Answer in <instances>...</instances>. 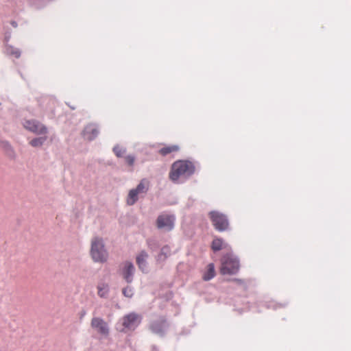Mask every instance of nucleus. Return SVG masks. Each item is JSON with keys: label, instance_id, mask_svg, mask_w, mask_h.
<instances>
[{"label": "nucleus", "instance_id": "nucleus-17", "mask_svg": "<svg viewBox=\"0 0 351 351\" xmlns=\"http://www.w3.org/2000/svg\"><path fill=\"white\" fill-rule=\"evenodd\" d=\"M165 327V320H162L160 322H154L152 326V330L156 333H162Z\"/></svg>", "mask_w": 351, "mask_h": 351}, {"label": "nucleus", "instance_id": "nucleus-22", "mask_svg": "<svg viewBox=\"0 0 351 351\" xmlns=\"http://www.w3.org/2000/svg\"><path fill=\"white\" fill-rule=\"evenodd\" d=\"M113 152L117 157H121L124 151L121 147L116 146L113 148Z\"/></svg>", "mask_w": 351, "mask_h": 351}, {"label": "nucleus", "instance_id": "nucleus-7", "mask_svg": "<svg viewBox=\"0 0 351 351\" xmlns=\"http://www.w3.org/2000/svg\"><path fill=\"white\" fill-rule=\"evenodd\" d=\"M141 322V316L135 313H129L122 318L123 326L129 330L135 329L140 324Z\"/></svg>", "mask_w": 351, "mask_h": 351}, {"label": "nucleus", "instance_id": "nucleus-10", "mask_svg": "<svg viewBox=\"0 0 351 351\" xmlns=\"http://www.w3.org/2000/svg\"><path fill=\"white\" fill-rule=\"evenodd\" d=\"M98 133L97 127L94 124L87 125L83 131L84 137L88 141L94 139L97 136Z\"/></svg>", "mask_w": 351, "mask_h": 351}, {"label": "nucleus", "instance_id": "nucleus-4", "mask_svg": "<svg viewBox=\"0 0 351 351\" xmlns=\"http://www.w3.org/2000/svg\"><path fill=\"white\" fill-rule=\"evenodd\" d=\"M208 217L213 226L219 232L226 231L229 228V221L226 215L219 211H210Z\"/></svg>", "mask_w": 351, "mask_h": 351}, {"label": "nucleus", "instance_id": "nucleus-21", "mask_svg": "<svg viewBox=\"0 0 351 351\" xmlns=\"http://www.w3.org/2000/svg\"><path fill=\"white\" fill-rule=\"evenodd\" d=\"M123 294L128 298H131L133 295L132 289L130 287H127L123 289Z\"/></svg>", "mask_w": 351, "mask_h": 351}, {"label": "nucleus", "instance_id": "nucleus-24", "mask_svg": "<svg viewBox=\"0 0 351 351\" xmlns=\"http://www.w3.org/2000/svg\"><path fill=\"white\" fill-rule=\"evenodd\" d=\"M12 54L16 57V58H19L20 56H21V53L18 51V50H16L12 52Z\"/></svg>", "mask_w": 351, "mask_h": 351}, {"label": "nucleus", "instance_id": "nucleus-8", "mask_svg": "<svg viewBox=\"0 0 351 351\" xmlns=\"http://www.w3.org/2000/svg\"><path fill=\"white\" fill-rule=\"evenodd\" d=\"M135 268L130 262H124L120 266L119 272L122 277L128 283L132 282Z\"/></svg>", "mask_w": 351, "mask_h": 351}, {"label": "nucleus", "instance_id": "nucleus-16", "mask_svg": "<svg viewBox=\"0 0 351 351\" xmlns=\"http://www.w3.org/2000/svg\"><path fill=\"white\" fill-rule=\"evenodd\" d=\"M139 195L134 189H131L126 199L127 204L129 206L134 205L138 201Z\"/></svg>", "mask_w": 351, "mask_h": 351}, {"label": "nucleus", "instance_id": "nucleus-23", "mask_svg": "<svg viewBox=\"0 0 351 351\" xmlns=\"http://www.w3.org/2000/svg\"><path fill=\"white\" fill-rule=\"evenodd\" d=\"M125 160L128 165L132 166L134 163L135 158L134 156L129 155L125 158Z\"/></svg>", "mask_w": 351, "mask_h": 351}, {"label": "nucleus", "instance_id": "nucleus-3", "mask_svg": "<svg viewBox=\"0 0 351 351\" xmlns=\"http://www.w3.org/2000/svg\"><path fill=\"white\" fill-rule=\"evenodd\" d=\"M239 269V262L232 254L224 255L221 260L220 271L222 274H235Z\"/></svg>", "mask_w": 351, "mask_h": 351}, {"label": "nucleus", "instance_id": "nucleus-13", "mask_svg": "<svg viewBox=\"0 0 351 351\" xmlns=\"http://www.w3.org/2000/svg\"><path fill=\"white\" fill-rule=\"evenodd\" d=\"M149 182L145 179H143L137 186L134 189L137 193L141 194H145L149 189Z\"/></svg>", "mask_w": 351, "mask_h": 351}, {"label": "nucleus", "instance_id": "nucleus-2", "mask_svg": "<svg viewBox=\"0 0 351 351\" xmlns=\"http://www.w3.org/2000/svg\"><path fill=\"white\" fill-rule=\"evenodd\" d=\"M90 254L95 262L104 263L107 261L108 254L101 239L95 237L92 240Z\"/></svg>", "mask_w": 351, "mask_h": 351}, {"label": "nucleus", "instance_id": "nucleus-6", "mask_svg": "<svg viewBox=\"0 0 351 351\" xmlns=\"http://www.w3.org/2000/svg\"><path fill=\"white\" fill-rule=\"evenodd\" d=\"M23 126L26 130L38 135H45L47 133V128L36 120L25 121Z\"/></svg>", "mask_w": 351, "mask_h": 351}, {"label": "nucleus", "instance_id": "nucleus-9", "mask_svg": "<svg viewBox=\"0 0 351 351\" xmlns=\"http://www.w3.org/2000/svg\"><path fill=\"white\" fill-rule=\"evenodd\" d=\"M92 328L97 330V331L104 336L109 334V329L107 323L101 318L94 317L91 320Z\"/></svg>", "mask_w": 351, "mask_h": 351}, {"label": "nucleus", "instance_id": "nucleus-18", "mask_svg": "<svg viewBox=\"0 0 351 351\" xmlns=\"http://www.w3.org/2000/svg\"><path fill=\"white\" fill-rule=\"evenodd\" d=\"M47 137L46 136H40L38 138H34L29 141V144L34 147H40L47 141Z\"/></svg>", "mask_w": 351, "mask_h": 351}, {"label": "nucleus", "instance_id": "nucleus-20", "mask_svg": "<svg viewBox=\"0 0 351 351\" xmlns=\"http://www.w3.org/2000/svg\"><path fill=\"white\" fill-rule=\"evenodd\" d=\"M98 289V295L101 297L104 298L106 297L108 293V286L105 284L100 285L97 287Z\"/></svg>", "mask_w": 351, "mask_h": 351}, {"label": "nucleus", "instance_id": "nucleus-15", "mask_svg": "<svg viewBox=\"0 0 351 351\" xmlns=\"http://www.w3.org/2000/svg\"><path fill=\"white\" fill-rule=\"evenodd\" d=\"M215 276V266L213 263H210L207 266L206 271L203 275V280L205 281L210 280Z\"/></svg>", "mask_w": 351, "mask_h": 351}, {"label": "nucleus", "instance_id": "nucleus-11", "mask_svg": "<svg viewBox=\"0 0 351 351\" xmlns=\"http://www.w3.org/2000/svg\"><path fill=\"white\" fill-rule=\"evenodd\" d=\"M180 150V147L178 145H165L158 150V154L162 156L178 152Z\"/></svg>", "mask_w": 351, "mask_h": 351}, {"label": "nucleus", "instance_id": "nucleus-14", "mask_svg": "<svg viewBox=\"0 0 351 351\" xmlns=\"http://www.w3.org/2000/svg\"><path fill=\"white\" fill-rule=\"evenodd\" d=\"M148 254L145 251H142L136 257V263L141 269L145 271L146 268V258Z\"/></svg>", "mask_w": 351, "mask_h": 351}, {"label": "nucleus", "instance_id": "nucleus-12", "mask_svg": "<svg viewBox=\"0 0 351 351\" xmlns=\"http://www.w3.org/2000/svg\"><path fill=\"white\" fill-rule=\"evenodd\" d=\"M227 245L222 239L216 237L212 242L211 248L213 251L216 252L226 248Z\"/></svg>", "mask_w": 351, "mask_h": 351}, {"label": "nucleus", "instance_id": "nucleus-1", "mask_svg": "<svg viewBox=\"0 0 351 351\" xmlns=\"http://www.w3.org/2000/svg\"><path fill=\"white\" fill-rule=\"evenodd\" d=\"M195 171V166L189 160H178L173 163L169 178L175 182L180 177H189Z\"/></svg>", "mask_w": 351, "mask_h": 351}, {"label": "nucleus", "instance_id": "nucleus-19", "mask_svg": "<svg viewBox=\"0 0 351 351\" xmlns=\"http://www.w3.org/2000/svg\"><path fill=\"white\" fill-rule=\"evenodd\" d=\"M171 254V249L168 245H165L162 247L160 250V253L158 256V261H164L166 258H167Z\"/></svg>", "mask_w": 351, "mask_h": 351}, {"label": "nucleus", "instance_id": "nucleus-5", "mask_svg": "<svg viewBox=\"0 0 351 351\" xmlns=\"http://www.w3.org/2000/svg\"><path fill=\"white\" fill-rule=\"evenodd\" d=\"M175 217L169 214H161L156 219V226L158 229L170 231L173 228Z\"/></svg>", "mask_w": 351, "mask_h": 351}]
</instances>
